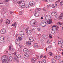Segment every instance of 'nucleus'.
<instances>
[{
	"label": "nucleus",
	"mask_w": 63,
	"mask_h": 63,
	"mask_svg": "<svg viewBox=\"0 0 63 63\" xmlns=\"http://www.w3.org/2000/svg\"><path fill=\"white\" fill-rule=\"evenodd\" d=\"M8 58V57L7 56H3L1 58L2 62H3L5 60Z\"/></svg>",
	"instance_id": "obj_2"
},
{
	"label": "nucleus",
	"mask_w": 63,
	"mask_h": 63,
	"mask_svg": "<svg viewBox=\"0 0 63 63\" xmlns=\"http://www.w3.org/2000/svg\"><path fill=\"white\" fill-rule=\"evenodd\" d=\"M15 41L16 44L17 45H20V41L19 40L16 39L15 40Z\"/></svg>",
	"instance_id": "obj_6"
},
{
	"label": "nucleus",
	"mask_w": 63,
	"mask_h": 63,
	"mask_svg": "<svg viewBox=\"0 0 63 63\" xmlns=\"http://www.w3.org/2000/svg\"><path fill=\"white\" fill-rule=\"evenodd\" d=\"M61 56H60L59 55H58V57L57 58V60H59L61 58Z\"/></svg>",
	"instance_id": "obj_25"
},
{
	"label": "nucleus",
	"mask_w": 63,
	"mask_h": 63,
	"mask_svg": "<svg viewBox=\"0 0 63 63\" xmlns=\"http://www.w3.org/2000/svg\"><path fill=\"white\" fill-rule=\"evenodd\" d=\"M4 40V38L3 37L1 36L0 38V40Z\"/></svg>",
	"instance_id": "obj_29"
},
{
	"label": "nucleus",
	"mask_w": 63,
	"mask_h": 63,
	"mask_svg": "<svg viewBox=\"0 0 63 63\" xmlns=\"http://www.w3.org/2000/svg\"><path fill=\"white\" fill-rule=\"evenodd\" d=\"M19 35L20 36V35H21L22 34H23V32L22 31L20 32L19 33Z\"/></svg>",
	"instance_id": "obj_27"
},
{
	"label": "nucleus",
	"mask_w": 63,
	"mask_h": 63,
	"mask_svg": "<svg viewBox=\"0 0 63 63\" xmlns=\"http://www.w3.org/2000/svg\"><path fill=\"white\" fill-rule=\"evenodd\" d=\"M62 48H63V44L62 45Z\"/></svg>",
	"instance_id": "obj_63"
},
{
	"label": "nucleus",
	"mask_w": 63,
	"mask_h": 63,
	"mask_svg": "<svg viewBox=\"0 0 63 63\" xmlns=\"http://www.w3.org/2000/svg\"><path fill=\"white\" fill-rule=\"evenodd\" d=\"M62 23H61V22H59L58 23H57V24H60V25H62Z\"/></svg>",
	"instance_id": "obj_33"
},
{
	"label": "nucleus",
	"mask_w": 63,
	"mask_h": 63,
	"mask_svg": "<svg viewBox=\"0 0 63 63\" xmlns=\"http://www.w3.org/2000/svg\"><path fill=\"white\" fill-rule=\"evenodd\" d=\"M26 31V33H27L29 35H31L32 33V31L30 30H28L27 31Z\"/></svg>",
	"instance_id": "obj_8"
},
{
	"label": "nucleus",
	"mask_w": 63,
	"mask_h": 63,
	"mask_svg": "<svg viewBox=\"0 0 63 63\" xmlns=\"http://www.w3.org/2000/svg\"><path fill=\"white\" fill-rule=\"evenodd\" d=\"M63 16V13H62L58 18V20H60L62 18V17Z\"/></svg>",
	"instance_id": "obj_7"
},
{
	"label": "nucleus",
	"mask_w": 63,
	"mask_h": 63,
	"mask_svg": "<svg viewBox=\"0 0 63 63\" xmlns=\"http://www.w3.org/2000/svg\"><path fill=\"white\" fill-rule=\"evenodd\" d=\"M32 21H31L30 22V25H32V26H33V25H34V24H35V23H33V22H32Z\"/></svg>",
	"instance_id": "obj_18"
},
{
	"label": "nucleus",
	"mask_w": 63,
	"mask_h": 63,
	"mask_svg": "<svg viewBox=\"0 0 63 63\" xmlns=\"http://www.w3.org/2000/svg\"><path fill=\"white\" fill-rule=\"evenodd\" d=\"M0 32L2 34H5L6 32V29H2L1 30Z\"/></svg>",
	"instance_id": "obj_4"
},
{
	"label": "nucleus",
	"mask_w": 63,
	"mask_h": 63,
	"mask_svg": "<svg viewBox=\"0 0 63 63\" xmlns=\"http://www.w3.org/2000/svg\"><path fill=\"white\" fill-rule=\"evenodd\" d=\"M24 57L25 58L27 59V58H28L29 57V55L28 53L25 54L24 55Z\"/></svg>",
	"instance_id": "obj_9"
},
{
	"label": "nucleus",
	"mask_w": 63,
	"mask_h": 63,
	"mask_svg": "<svg viewBox=\"0 0 63 63\" xmlns=\"http://www.w3.org/2000/svg\"><path fill=\"white\" fill-rule=\"evenodd\" d=\"M16 61L17 62H18H18H19V60L18 59H17Z\"/></svg>",
	"instance_id": "obj_57"
},
{
	"label": "nucleus",
	"mask_w": 63,
	"mask_h": 63,
	"mask_svg": "<svg viewBox=\"0 0 63 63\" xmlns=\"http://www.w3.org/2000/svg\"><path fill=\"white\" fill-rule=\"evenodd\" d=\"M51 61L52 63H55V60L54 59H53Z\"/></svg>",
	"instance_id": "obj_22"
},
{
	"label": "nucleus",
	"mask_w": 63,
	"mask_h": 63,
	"mask_svg": "<svg viewBox=\"0 0 63 63\" xmlns=\"http://www.w3.org/2000/svg\"><path fill=\"white\" fill-rule=\"evenodd\" d=\"M21 8H25V4L24 3H22L21 5Z\"/></svg>",
	"instance_id": "obj_12"
},
{
	"label": "nucleus",
	"mask_w": 63,
	"mask_h": 63,
	"mask_svg": "<svg viewBox=\"0 0 63 63\" xmlns=\"http://www.w3.org/2000/svg\"><path fill=\"white\" fill-rule=\"evenodd\" d=\"M41 25L42 27H45L46 26V24H44V22L42 23L41 24Z\"/></svg>",
	"instance_id": "obj_24"
},
{
	"label": "nucleus",
	"mask_w": 63,
	"mask_h": 63,
	"mask_svg": "<svg viewBox=\"0 0 63 63\" xmlns=\"http://www.w3.org/2000/svg\"><path fill=\"white\" fill-rule=\"evenodd\" d=\"M10 20L8 19H7V21L6 22V24H7V25H8V24H10Z\"/></svg>",
	"instance_id": "obj_11"
},
{
	"label": "nucleus",
	"mask_w": 63,
	"mask_h": 63,
	"mask_svg": "<svg viewBox=\"0 0 63 63\" xmlns=\"http://www.w3.org/2000/svg\"><path fill=\"white\" fill-rule=\"evenodd\" d=\"M41 9L40 8H38L37 9H36V10H38V11H37V10H35V12H37V11H40V10H41Z\"/></svg>",
	"instance_id": "obj_41"
},
{
	"label": "nucleus",
	"mask_w": 63,
	"mask_h": 63,
	"mask_svg": "<svg viewBox=\"0 0 63 63\" xmlns=\"http://www.w3.org/2000/svg\"><path fill=\"white\" fill-rule=\"evenodd\" d=\"M14 60L15 61H16L17 60V58L16 57H14Z\"/></svg>",
	"instance_id": "obj_36"
},
{
	"label": "nucleus",
	"mask_w": 63,
	"mask_h": 63,
	"mask_svg": "<svg viewBox=\"0 0 63 63\" xmlns=\"http://www.w3.org/2000/svg\"><path fill=\"white\" fill-rule=\"evenodd\" d=\"M56 32V30L55 28H51V32L52 34H55Z\"/></svg>",
	"instance_id": "obj_1"
},
{
	"label": "nucleus",
	"mask_w": 63,
	"mask_h": 63,
	"mask_svg": "<svg viewBox=\"0 0 63 63\" xmlns=\"http://www.w3.org/2000/svg\"><path fill=\"white\" fill-rule=\"evenodd\" d=\"M59 28V27L58 26H57L56 29V30H58V29Z\"/></svg>",
	"instance_id": "obj_46"
},
{
	"label": "nucleus",
	"mask_w": 63,
	"mask_h": 63,
	"mask_svg": "<svg viewBox=\"0 0 63 63\" xmlns=\"http://www.w3.org/2000/svg\"><path fill=\"white\" fill-rule=\"evenodd\" d=\"M26 44L28 46H30V45H31V42L29 41L27 42H26Z\"/></svg>",
	"instance_id": "obj_19"
},
{
	"label": "nucleus",
	"mask_w": 63,
	"mask_h": 63,
	"mask_svg": "<svg viewBox=\"0 0 63 63\" xmlns=\"http://www.w3.org/2000/svg\"><path fill=\"white\" fill-rule=\"evenodd\" d=\"M18 39H19V40H20V41H21L22 40V38L20 37H18Z\"/></svg>",
	"instance_id": "obj_34"
},
{
	"label": "nucleus",
	"mask_w": 63,
	"mask_h": 63,
	"mask_svg": "<svg viewBox=\"0 0 63 63\" xmlns=\"http://www.w3.org/2000/svg\"><path fill=\"white\" fill-rule=\"evenodd\" d=\"M16 26V23H14V24H13L12 25V26Z\"/></svg>",
	"instance_id": "obj_47"
},
{
	"label": "nucleus",
	"mask_w": 63,
	"mask_h": 63,
	"mask_svg": "<svg viewBox=\"0 0 63 63\" xmlns=\"http://www.w3.org/2000/svg\"><path fill=\"white\" fill-rule=\"evenodd\" d=\"M43 36L44 37H46L47 36V35L46 34L43 35Z\"/></svg>",
	"instance_id": "obj_42"
},
{
	"label": "nucleus",
	"mask_w": 63,
	"mask_h": 63,
	"mask_svg": "<svg viewBox=\"0 0 63 63\" xmlns=\"http://www.w3.org/2000/svg\"><path fill=\"white\" fill-rule=\"evenodd\" d=\"M59 62V63H63V61L62 60H60Z\"/></svg>",
	"instance_id": "obj_35"
},
{
	"label": "nucleus",
	"mask_w": 63,
	"mask_h": 63,
	"mask_svg": "<svg viewBox=\"0 0 63 63\" xmlns=\"http://www.w3.org/2000/svg\"><path fill=\"white\" fill-rule=\"evenodd\" d=\"M57 15V13L56 12H52L51 13V15L53 16H54Z\"/></svg>",
	"instance_id": "obj_10"
},
{
	"label": "nucleus",
	"mask_w": 63,
	"mask_h": 63,
	"mask_svg": "<svg viewBox=\"0 0 63 63\" xmlns=\"http://www.w3.org/2000/svg\"><path fill=\"white\" fill-rule=\"evenodd\" d=\"M35 29H36L35 28H34L32 29V30L33 31V30L34 31V30H35Z\"/></svg>",
	"instance_id": "obj_62"
},
{
	"label": "nucleus",
	"mask_w": 63,
	"mask_h": 63,
	"mask_svg": "<svg viewBox=\"0 0 63 63\" xmlns=\"http://www.w3.org/2000/svg\"><path fill=\"white\" fill-rule=\"evenodd\" d=\"M16 52H15L14 53H13V54L14 55H16Z\"/></svg>",
	"instance_id": "obj_53"
},
{
	"label": "nucleus",
	"mask_w": 63,
	"mask_h": 63,
	"mask_svg": "<svg viewBox=\"0 0 63 63\" xmlns=\"http://www.w3.org/2000/svg\"><path fill=\"white\" fill-rule=\"evenodd\" d=\"M19 35L20 36V35H21L22 34H23V32L22 31L20 32L19 33Z\"/></svg>",
	"instance_id": "obj_28"
},
{
	"label": "nucleus",
	"mask_w": 63,
	"mask_h": 63,
	"mask_svg": "<svg viewBox=\"0 0 63 63\" xmlns=\"http://www.w3.org/2000/svg\"><path fill=\"white\" fill-rule=\"evenodd\" d=\"M42 10L43 11H44V12H46V10L44 8L42 9Z\"/></svg>",
	"instance_id": "obj_39"
},
{
	"label": "nucleus",
	"mask_w": 63,
	"mask_h": 63,
	"mask_svg": "<svg viewBox=\"0 0 63 63\" xmlns=\"http://www.w3.org/2000/svg\"><path fill=\"white\" fill-rule=\"evenodd\" d=\"M16 57L17 58H20L21 57V56L20 55H19V54H17L16 55Z\"/></svg>",
	"instance_id": "obj_20"
},
{
	"label": "nucleus",
	"mask_w": 63,
	"mask_h": 63,
	"mask_svg": "<svg viewBox=\"0 0 63 63\" xmlns=\"http://www.w3.org/2000/svg\"><path fill=\"white\" fill-rule=\"evenodd\" d=\"M60 2V0H59L56 1L55 3H59V2Z\"/></svg>",
	"instance_id": "obj_49"
},
{
	"label": "nucleus",
	"mask_w": 63,
	"mask_h": 63,
	"mask_svg": "<svg viewBox=\"0 0 63 63\" xmlns=\"http://www.w3.org/2000/svg\"><path fill=\"white\" fill-rule=\"evenodd\" d=\"M48 53L50 55V56L52 55V53L51 52H49Z\"/></svg>",
	"instance_id": "obj_43"
},
{
	"label": "nucleus",
	"mask_w": 63,
	"mask_h": 63,
	"mask_svg": "<svg viewBox=\"0 0 63 63\" xmlns=\"http://www.w3.org/2000/svg\"><path fill=\"white\" fill-rule=\"evenodd\" d=\"M47 23L48 24H51L52 23V19H51L50 20L47 21Z\"/></svg>",
	"instance_id": "obj_13"
},
{
	"label": "nucleus",
	"mask_w": 63,
	"mask_h": 63,
	"mask_svg": "<svg viewBox=\"0 0 63 63\" xmlns=\"http://www.w3.org/2000/svg\"><path fill=\"white\" fill-rule=\"evenodd\" d=\"M37 29L38 31H40V28H38Z\"/></svg>",
	"instance_id": "obj_54"
},
{
	"label": "nucleus",
	"mask_w": 63,
	"mask_h": 63,
	"mask_svg": "<svg viewBox=\"0 0 63 63\" xmlns=\"http://www.w3.org/2000/svg\"><path fill=\"white\" fill-rule=\"evenodd\" d=\"M49 37L51 38H51H52V35H51V34H49Z\"/></svg>",
	"instance_id": "obj_44"
},
{
	"label": "nucleus",
	"mask_w": 63,
	"mask_h": 63,
	"mask_svg": "<svg viewBox=\"0 0 63 63\" xmlns=\"http://www.w3.org/2000/svg\"><path fill=\"white\" fill-rule=\"evenodd\" d=\"M51 18V17L49 15H46L45 16V19L47 21L49 20Z\"/></svg>",
	"instance_id": "obj_3"
},
{
	"label": "nucleus",
	"mask_w": 63,
	"mask_h": 63,
	"mask_svg": "<svg viewBox=\"0 0 63 63\" xmlns=\"http://www.w3.org/2000/svg\"><path fill=\"white\" fill-rule=\"evenodd\" d=\"M0 21L1 23H2L3 22V20L2 19H1L0 20Z\"/></svg>",
	"instance_id": "obj_58"
},
{
	"label": "nucleus",
	"mask_w": 63,
	"mask_h": 63,
	"mask_svg": "<svg viewBox=\"0 0 63 63\" xmlns=\"http://www.w3.org/2000/svg\"><path fill=\"white\" fill-rule=\"evenodd\" d=\"M20 36L22 37H24V36H25V34H24V33L23 34H22L21 35H20Z\"/></svg>",
	"instance_id": "obj_30"
},
{
	"label": "nucleus",
	"mask_w": 63,
	"mask_h": 63,
	"mask_svg": "<svg viewBox=\"0 0 63 63\" xmlns=\"http://www.w3.org/2000/svg\"><path fill=\"white\" fill-rule=\"evenodd\" d=\"M31 21H32V22L33 23H35V24L36 23V21L35 20L32 19Z\"/></svg>",
	"instance_id": "obj_26"
},
{
	"label": "nucleus",
	"mask_w": 63,
	"mask_h": 63,
	"mask_svg": "<svg viewBox=\"0 0 63 63\" xmlns=\"http://www.w3.org/2000/svg\"><path fill=\"white\" fill-rule=\"evenodd\" d=\"M29 5L32 6H34V4L32 3V1H31L30 2Z\"/></svg>",
	"instance_id": "obj_17"
},
{
	"label": "nucleus",
	"mask_w": 63,
	"mask_h": 63,
	"mask_svg": "<svg viewBox=\"0 0 63 63\" xmlns=\"http://www.w3.org/2000/svg\"><path fill=\"white\" fill-rule=\"evenodd\" d=\"M26 8H29V5H27L26 6Z\"/></svg>",
	"instance_id": "obj_51"
},
{
	"label": "nucleus",
	"mask_w": 63,
	"mask_h": 63,
	"mask_svg": "<svg viewBox=\"0 0 63 63\" xmlns=\"http://www.w3.org/2000/svg\"><path fill=\"white\" fill-rule=\"evenodd\" d=\"M5 2H8L10 1V0H5Z\"/></svg>",
	"instance_id": "obj_60"
},
{
	"label": "nucleus",
	"mask_w": 63,
	"mask_h": 63,
	"mask_svg": "<svg viewBox=\"0 0 63 63\" xmlns=\"http://www.w3.org/2000/svg\"><path fill=\"white\" fill-rule=\"evenodd\" d=\"M21 3H22V2L20 1L18 2H17V3H18L19 4H21Z\"/></svg>",
	"instance_id": "obj_45"
},
{
	"label": "nucleus",
	"mask_w": 63,
	"mask_h": 63,
	"mask_svg": "<svg viewBox=\"0 0 63 63\" xmlns=\"http://www.w3.org/2000/svg\"><path fill=\"white\" fill-rule=\"evenodd\" d=\"M34 15L36 16H39V12H36L34 14Z\"/></svg>",
	"instance_id": "obj_16"
},
{
	"label": "nucleus",
	"mask_w": 63,
	"mask_h": 63,
	"mask_svg": "<svg viewBox=\"0 0 63 63\" xmlns=\"http://www.w3.org/2000/svg\"><path fill=\"white\" fill-rule=\"evenodd\" d=\"M55 25H54L52 26L51 27V28H55Z\"/></svg>",
	"instance_id": "obj_55"
},
{
	"label": "nucleus",
	"mask_w": 63,
	"mask_h": 63,
	"mask_svg": "<svg viewBox=\"0 0 63 63\" xmlns=\"http://www.w3.org/2000/svg\"><path fill=\"white\" fill-rule=\"evenodd\" d=\"M47 43H48V44H50V43L49 42V40H47Z\"/></svg>",
	"instance_id": "obj_52"
},
{
	"label": "nucleus",
	"mask_w": 63,
	"mask_h": 63,
	"mask_svg": "<svg viewBox=\"0 0 63 63\" xmlns=\"http://www.w3.org/2000/svg\"><path fill=\"white\" fill-rule=\"evenodd\" d=\"M51 6L52 8H55V6L54 4H53L52 5H51Z\"/></svg>",
	"instance_id": "obj_38"
},
{
	"label": "nucleus",
	"mask_w": 63,
	"mask_h": 63,
	"mask_svg": "<svg viewBox=\"0 0 63 63\" xmlns=\"http://www.w3.org/2000/svg\"><path fill=\"white\" fill-rule=\"evenodd\" d=\"M22 12H20V15H22Z\"/></svg>",
	"instance_id": "obj_56"
},
{
	"label": "nucleus",
	"mask_w": 63,
	"mask_h": 63,
	"mask_svg": "<svg viewBox=\"0 0 63 63\" xmlns=\"http://www.w3.org/2000/svg\"><path fill=\"white\" fill-rule=\"evenodd\" d=\"M10 14H12V13H13V11H11L10 12Z\"/></svg>",
	"instance_id": "obj_59"
},
{
	"label": "nucleus",
	"mask_w": 63,
	"mask_h": 63,
	"mask_svg": "<svg viewBox=\"0 0 63 63\" xmlns=\"http://www.w3.org/2000/svg\"><path fill=\"white\" fill-rule=\"evenodd\" d=\"M29 50L26 48H25L23 50L24 52L25 53H26V54L29 53Z\"/></svg>",
	"instance_id": "obj_5"
},
{
	"label": "nucleus",
	"mask_w": 63,
	"mask_h": 63,
	"mask_svg": "<svg viewBox=\"0 0 63 63\" xmlns=\"http://www.w3.org/2000/svg\"><path fill=\"white\" fill-rule=\"evenodd\" d=\"M37 45H36V44H34V47L35 48V47H36Z\"/></svg>",
	"instance_id": "obj_61"
},
{
	"label": "nucleus",
	"mask_w": 63,
	"mask_h": 63,
	"mask_svg": "<svg viewBox=\"0 0 63 63\" xmlns=\"http://www.w3.org/2000/svg\"><path fill=\"white\" fill-rule=\"evenodd\" d=\"M36 61V59H32V63H34V62H35Z\"/></svg>",
	"instance_id": "obj_21"
},
{
	"label": "nucleus",
	"mask_w": 63,
	"mask_h": 63,
	"mask_svg": "<svg viewBox=\"0 0 63 63\" xmlns=\"http://www.w3.org/2000/svg\"><path fill=\"white\" fill-rule=\"evenodd\" d=\"M47 36H46L45 37H44L43 38L44 39H47Z\"/></svg>",
	"instance_id": "obj_50"
},
{
	"label": "nucleus",
	"mask_w": 63,
	"mask_h": 63,
	"mask_svg": "<svg viewBox=\"0 0 63 63\" xmlns=\"http://www.w3.org/2000/svg\"><path fill=\"white\" fill-rule=\"evenodd\" d=\"M51 7V4H49V5H48L47 6V8H49V7Z\"/></svg>",
	"instance_id": "obj_37"
},
{
	"label": "nucleus",
	"mask_w": 63,
	"mask_h": 63,
	"mask_svg": "<svg viewBox=\"0 0 63 63\" xmlns=\"http://www.w3.org/2000/svg\"><path fill=\"white\" fill-rule=\"evenodd\" d=\"M9 62V60L8 59H6V60H5L4 61L2 62L3 63H8Z\"/></svg>",
	"instance_id": "obj_14"
},
{
	"label": "nucleus",
	"mask_w": 63,
	"mask_h": 63,
	"mask_svg": "<svg viewBox=\"0 0 63 63\" xmlns=\"http://www.w3.org/2000/svg\"><path fill=\"white\" fill-rule=\"evenodd\" d=\"M42 61L43 63H46V62H47L46 60L45 59L43 60Z\"/></svg>",
	"instance_id": "obj_32"
},
{
	"label": "nucleus",
	"mask_w": 63,
	"mask_h": 63,
	"mask_svg": "<svg viewBox=\"0 0 63 63\" xmlns=\"http://www.w3.org/2000/svg\"><path fill=\"white\" fill-rule=\"evenodd\" d=\"M29 40L30 41V42H33L34 41V39L32 37H30L29 38Z\"/></svg>",
	"instance_id": "obj_15"
},
{
	"label": "nucleus",
	"mask_w": 63,
	"mask_h": 63,
	"mask_svg": "<svg viewBox=\"0 0 63 63\" xmlns=\"http://www.w3.org/2000/svg\"><path fill=\"white\" fill-rule=\"evenodd\" d=\"M8 60H10V61H12L13 60V58L12 57H9V58L8 59Z\"/></svg>",
	"instance_id": "obj_23"
},
{
	"label": "nucleus",
	"mask_w": 63,
	"mask_h": 63,
	"mask_svg": "<svg viewBox=\"0 0 63 63\" xmlns=\"http://www.w3.org/2000/svg\"><path fill=\"white\" fill-rule=\"evenodd\" d=\"M0 42L2 44H3V43H4V41H3L2 40H0Z\"/></svg>",
	"instance_id": "obj_40"
},
{
	"label": "nucleus",
	"mask_w": 63,
	"mask_h": 63,
	"mask_svg": "<svg viewBox=\"0 0 63 63\" xmlns=\"http://www.w3.org/2000/svg\"><path fill=\"white\" fill-rule=\"evenodd\" d=\"M13 54L12 53H9V56H10V57H12V56Z\"/></svg>",
	"instance_id": "obj_31"
},
{
	"label": "nucleus",
	"mask_w": 63,
	"mask_h": 63,
	"mask_svg": "<svg viewBox=\"0 0 63 63\" xmlns=\"http://www.w3.org/2000/svg\"><path fill=\"white\" fill-rule=\"evenodd\" d=\"M39 63H43V62L41 61H39Z\"/></svg>",
	"instance_id": "obj_64"
},
{
	"label": "nucleus",
	"mask_w": 63,
	"mask_h": 63,
	"mask_svg": "<svg viewBox=\"0 0 63 63\" xmlns=\"http://www.w3.org/2000/svg\"><path fill=\"white\" fill-rule=\"evenodd\" d=\"M35 48H38V45L37 44V45L36 46H34Z\"/></svg>",
	"instance_id": "obj_48"
}]
</instances>
